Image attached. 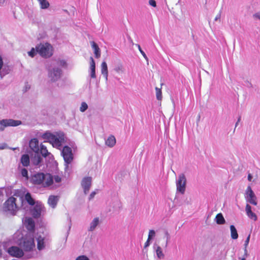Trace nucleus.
<instances>
[{
  "label": "nucleus",
  "instance_id": "nucleus-12",
  "mask_svg": "<svg viewBox=\"0 0 260 260\" xmlns=\"http://www.w3.org/2000/svg\"><path fill=\"white\" fill-rule=\"evenodd\" d=\"M23 222L25 227L29 231V233L27 234H34L35 229V222L34 220L30 217H25L23 219Z\"/></svg>",
  "mask_w": 260,
  "mask_h": 260
},
{
  "label": "nucleus",
  "instance_id": "nucleus-21",
  "mask_svg": "<svg viewBox=\"0 0 260 260\" xmlns=\"http://www.w3.org/2000/svg\"><path fill=\"white\" fill-rule=\"evenodd\" d=\"M37 241V248L39 250H42L44 249L45 247V242H44V237H42L41 235H39L36 237Z\"/></svg>",
  "mask_w": 260,
  "mask_h": 260
},
{
  "label": "nucleus",
  "instance_id": "nucleus-16",
  "mask_svg": "<svg viewBox=\"0 0 260 260\" xmlns=\"http://www.w3.org/2000/svg\"><path fill=\"white\" fill-rule=\"evenodd\" d=\"M90 67L89 69V75L92 79H95L96 78L95 74V63L93 58L92 57L90 58Z\"/></svg>",
  "mask_w": 260,
  "mask_h": 260
},
{
  "label": "nucleus",
  "instance_id": "nucleus-29",
  "mask_svg": "<svg viewBox=\"0 0 260 260\" xmlns=\"http://www.w3.org/2000/svg\"><path fill=\"white\" fill-rule=\"evenodd\" d=\"M42 161L41 157L39 155L38 153H36L34 158L32 159V162L35 165H39Z\"/></svg>",
  "mask_w": 260,
  "mask_h": 260
},
{
  "label": "nucleus",
  "instance_id": "nucleus-53",
  "mask_svg": "<svg viewBox=\"0 0 260 260\" xmlns=\"http://www.w3.org/2000/svg\"><path fill=\"white\" fill-rule=\"evenodd\" d=\"M6 144H0V150L4 149L6 148Z\"/></svg>",
  "mask_w": 260,
  "mask_h": 260
},
{
  "label": "nucleus",
  "instance_id": "nucleus-9",
  "mask_svg": "<svg viewBox=\"0 0 260 260\" xmlns=\"http://www.w3.org/2000/svg\"><path fill=\"white\" fill-rule=\"evenodd\" d=\"M245 198L247 202L252 205L256 206L257 204V198L250 186L246 188Z\"/></svg>",
  "mask_w": 260,
  "mask_h": 260
},
{
  "label": "nucleus",
  "instance_id": "nucleus-27",
  "mask_svg": "<svg viewBox=\"0 0 260 260\" xmlns=\"http://www.w3.org/2000/svg\"><path fill=\"white\" fill-rule=\"evenodd\" d=\"M40 152L42 156L45 157L51 155V153L48 152L47 147L43 144H41L40 146Z\"/></svg>",
  "mask_w": 260,
  "mask_h": 260
},
{
  "label": "nucleus",
  "instance_id": "nucleus-18",
  "mask_svg": "<svg viewBox=\"0 0 260 260\" xmlns=\"http://www.w3.org/2000/svg\"><path fill=\"white\" fill-rule=\"evenodd\" d=\"M24 200L30 205H34L36 204L34 199L31 197V194L29 192H27L25 194L24 199L22 197L20 198L22 206H23Z\"/></svg>",
  "mask_w": 260,
  "mask_h": 260
},
{
  "label": "nucleus",
  "instance_id": "nucleus-56",
  "mask_svg": "<svg viewBox=\"0 0 260 260\" xmlns=\"http://www.w3.org/2000/svg\"><path fill=\"white\" fill-rule=\"evenodd\" d=\"M246 256H244V255H243V257L242 258H241V260H246Z\"/></svg>",
  "mask_w": 260,
  "mask_h": 260
},
{
  "label": "nucleus",
  "instance_id": "nucleus-33",
  "mask_svg": "<svg viewBox=\"0 0 260 260\" xmlns=\"http://www.w3.org/2000/svg\"><path fill=\"white\" fill-rule=\"evenodd\" d=\"M114 70L116 73L118 74L122 73L124 72L123 67L121 63H119L116 65Z\"/></svg>",
  "mask_w": 260,
  "mask_h": 260
},
{
  "label": "nucleus",
  "instance_id": "nucleus-30",
  "mask_svg": "<svg viewBox=\"0 0 260 260\" xmlns=\"http://www.w3.org/2000/svg\"><path fill=\"white\" fill-rule=\"evenodd\" d=\"M155 251L157 256L158 258L161 259L164 258L165 255L162 252L161 248L159 246H157L156 247Z\"/></svg>",
  "mask_w": 260,
  "mask_h": 260
},
{
  "label": "nucleus",
  "instance_id": "nucleus-15",
  "mask_svg": "<svg viewBox=\"0 0 260 260\" xmlns=\"http://www.w3.org/2000/svg\"><path fill=\"white\" fill-rule=\"evenodd\" d=\"M101 223V221L99 217H94L89 223L87 229L88 231L93 232L95 231Z\"/></svg>",
  "mask_w": 260,
  "mask_h": 260
},
{
  "label": "nucleus",
  "instance_id": "nucleus-58",
  "mask_svg": "<svg viewBox=\"0 0 260 260\" xmlns=\"http://www.w3.org/2000/svg\"><path fill=\"white\" fill-rule=\"evenodd\" d=\"M69 231H68V232H67V233L66 239H67V237H68V235H69Z\"/></svg>",
  "mask_w": 260,
  "mask_h": 260
},
{
  "label": "nucleus",
  "instance_id": "nucleus-50",
  "mask_svg": "<svg viewBox=\"0 0 260 260\" xmlns=\"http://www.w3.org/2000/svg\"><path fill=\"white\" fill-rule=\"evenodd\" d=\"M3 66V61L1 56L0 55V70L2 69Z\"/></svg>",
  "mask_w": 260,
  "mask_h": 260
},
{
  "label": "nucleus",
  "instance_id": "nucleus-42",
  "mask_svg": "<svg viewBox=\"0 0 260 260\" xmlns=\"http://www.w3.org/2000/svg\"><path fill=\"white\" fill-rule=\"evenodd\" d=\"M75 260H90L89 258L85 255H80L76 257Z\"/></svg>",
  "mask_w": 260,
  "mask_h": 260
},
{
  "label": "nucleus",
  "instance_id": "nucleus-54",
  "mask_svg": "<svg viewBox=\"0 0 260 260\" xmlns=\"http://www.w3.org/2000/svg\"><path fill=\"white\" fill-rule=\"evenodd\" d=\"M5 2V0H0V5H3Z\"/></svg>",
  "mask_w": 260,
  "mask_h": 260
},
{
  "label": "nucleus",
  "instance_id": "nucleus-5",
  "mask_svg": "<svg viewBox=\"0 0 260 260\" xmlns=\"http://www.w3.org/2000/svg\"><path fill=\"white\" fill-rule=\"evenodd\" d=\"M61 153L64 160L66 168H67L68 165L71 163L73 159L72 150L70 147L65 146L63 147Z\"/></svg>",
  "mask_w": 260,
  "mask_h": 260
},
{
  "label": "nucleus",
  "instance_id": "nucleus-39",
  "mask_svg": "<svg viewBox=\"0 0 260 260\" xmlns=\"http://www.w3.org/2000/svg\"><path fill=\"white\" fill-rule=\"evenodd\" d=\"M155 236V232L153 230H150L149 231L148 239L149 240H151Z\"/></svg>",
  "mask_w": 260,
  "mask_h": 260
},
{
  "label": "nucleus",
  "instance_id": "nucleus-25",
  "mask_svg": "<svg viewBox=\"0 0 260 260\" xmlns=\"http://www.w3.org/2000/svg\"><path fill=\"white\" fill-rule=\"evenodd\" d=\"M91 46L94 50V53L96 58H99L101 56V52L98 45L94 42L91 43Z\"/></svg>",
  "mask_w": 260,
  "mask_h": 260
},
{
  "label": "nucleus",
  "instance_id": "nucleus-26",
  "mask_svg": "<svg viewBox=\"0 0 260 260\" xmlns=\"http://www.w3.org/2000/svg\"><path fill=\"white\" fill-rule=\"evenodd\" d=\"M231 236L233 239L236 240L238 238L237 231L234 225L230 226Z\"/></svg>",
  "mask_w": 260,
  "mask_h": 260
},
{
  "label": "nucleus",
  "instance_id": "nucleus-48",
  "mask_svg": "<svg viewBox=\"0 0 260 260\" xmlns=\"http://www.w3.org/2000/svg\"><path fill=\"white\" fill-rule=\"evenodd\" d=\"M253 17L260 20V11L253 14Z\"/></svg>",
  "mask_w": 260,
  "mask_h": 260
},
{
  "label": "nucleus",
  "instance_id": "nucleus-47",
  "mask_svg": "<svg viewBox=\"0 0 260 260\" xmlns=\"http://www.w3.org/2000/svg\"><path fill=\"white\" fill-rule=\"evenodd\" d=\"M149 4L153 7H155L156 6V2L154 0H149Z\"/></svg>",
  "mask_w": 260,
  "mask_h": 260
},
{
  "label": "nucleus",
  "instance_id": "nucleus-55",
  "mask_svg": "<svg viewBox=\"0 0 260 260\" xmlns=\"http://www.w3.org/2000/svg\"><path fill=\"white\" fill-rule=\"evenodd\" d=\"M29 88H30V86L29 85H25V91H26L27 89H29Z\"/></svg>",
  "mask_w": 260,
  "mask_h": 260
},
{
  "label": "nucleus",
  "instance_id": "nucleus-37",
  "mask_svg": "<svg viewBox=\"0 0 260 260\" xmlns=\"http://www.w3.org/2000/svg\"><path fill=\"white\" fill-rule=\"evenodd\" d=\"M120 202L119 201L116 199H115L112 203V206L113 209H116L119 207Z\"/></svg>",
  "mask_w": 260,
  "mask_h": 260
},
{
  "label": "nucleus",
  "instance_id": "nucleus-44",
  "mask_svg": "<svg viewBox=\"0 0 260 260\" xmlns=\"http://www.w3.org/2000/svg\"><path fill=\"white\" fill-rule=\"evenodd\" d=\"M98 191V190H94L93 191H92L89 195V200H92L95 196V195L97 193Z\"/></svg>",
  "mask_w": 260,
  "mask_h": 260
},
{
  "label": "nucleus",
  "instance_id": "nucleus-8",
  "mask_svg": "<svg viewBox=\"0 0 260 260\" xmlns=\"http://www.w3.org/2000/svg\"><path fill=\"white\" fill-rule=\"evenodd\" d=\"M34 207L31 209V214L34 218H39L45 212V208L40 202H36Z\"/></svg>",
  "mask_w": 260,
  "mask_h": 260
},
{
  "label": "nucleus",
  "instance_id": "nucleus-28",
  "mask_svg": "<svg viewBox=\"0 0 260 260\" xmlns=\"http://www.w3.org/2000/svg\"><path fill=\"white\" fill-rule=\"evenodd\" d=\"M215 221L218 224H223L225 222V220L221 213H218L217 214L215 217Z\"/></svg>",
  "mask_w": 260,
  "mask_h": 260
},
{
  "label": "nucleus",
  "instance_id": "nucleus-38",
  "mask_svg": "<svg viewBox=\"0 0 260 260\" xmlns=\"http://www.w3.org/2000/svg\"><path fill=\"white\" fill-rule=\"evenodd\" d=\"M57 65L61 67H66L67 64L64 60H58L57 61Z\"/></svg>",
  "mask_w": 260,
  "mask_h": 260
},
{
  "label": "nucleus",
  "instance_id": "nucleus-11",
  "mask_svg": "<svg viewBox=\"0 0 260 260\" xmlns=\"http://www.w3.org/2000/svg\"><path fill=\"white\" fill-rule=\"evenodd\" d=\"M62 75V70L59 68L54 67L48 71V76L52 81L59 80Z\"/></svg>",
  "mask_w": 260,
  "mask_h": 260
},
{
  "label": "nucleus",
  "instance_id": "nucleus-4",
  "mask_svg": "<svg viewBox=\"0 0 260 260\" xmlns=\"http://www.w3.org/2000/svg\"><path fill=\"white\" fill-rule=\"evenodd\" d=\"M21 245L25 251H29L32 250L35 246L34 234H27L23 239Z\"/></svg>",
  "mask_w": 260,
  "mask_h": 260
},
{
  "label": "nucleus",
  "instance_id": "nucleus-32",
  "mask_svg": "<svg viewBox=\"0 0 260 260\" xmlns=\"http://www.w3.org/2000/svg\"><path fill=\"white\" fill-rule=\"evenodd\" d=\"M250 238V234H249L247 236L246 239L245 241L244 244V256H246V257H247V256H248V251H247V246L248 245V244L249 243Z\"/></svg>",
  "mask_w": 260,
  "mask_h": 260
},
{
  "label": "nucleus",
  "instance_id": "nucleus-23",
  "mask_svg": "<svg viewBox=\"0 0 260 260\" xmlns=\"http://www.w3.org/2000/svg\"><path fill=\"white\" fill-rule=\"evenodd\" d=\"M106 145L109 147H113L116 144V139L113 135L110 136L105 140Z\"/></svg>",
  "mask_w": 260,
  "mask_h": 260
},
{
  "label": "nucleus",
  "instance_id": "nucleus-57",
  "mask_svg": "<svg viewBox=\"0 0 260 260\" xmlns=\"http://www.w3.org/2000/svg\"><path fill=\"white\" fill-rule=\"evenodd\" d=\"M240 118H239V119H238V121H237V123H236V126H237L238 123L239 121H240Z\"/></svg>",
  "mask_w": 260,
  "mask_h": 260
},
{
  "label": "nucleus",
  "instance_id": "nucleus-6",
  "mask_svg": "<svg viewBox=\"0 0 260 260\" xmlns=\"http://www.w3.org/2000/svg\"><path fill=\"white\" fill-rule=\"evenodd\" d=\"M16 202L15 198L13 197L9 198L5 203V210L9 211L11 214H14L18 208Z\"/></svg>",
  "mask_w": 260,
  "mask_h": 260
},
{
  "label": "nucleus",
  "instance_id": "nucleus-10",
  "mask_svg": "<svg viewBox=\"0 0 260 260\" xmlns=\"http://www.w3.org/2000/svg\"><path fill=\"white\" fill-rule=\"evenodd\" d=\"M21 121L11 119L0 120V132L3 131L8 126H16L21 124Z\"/></svg>",
  "mask_w": 260,
  "mask_h": 260
},
{
  "label": "nucleus",
  "instance_id": "nucleus-31",
  "mask_svg": "<svg viewBox=\"0 0 260 260\" xmlns=\"http://www.w3.org/2000/svg\"><path fill=\"white\" fill-rule=\"evenodd\" d=\"M41 8L42 9H47L49 7V3L47 0H38Z\"/></svg>",
  "mask_w": 260,
  "mask_h": 260
},
{
  "label": "nucleus",
  "instance_id": "nucleus-52",
  "mask_svg": "<svg viewBox=\"0 0 260 260\" xmlns=\"http://www.w3.org/2000/svg\"><path fill=\"white\" fill-rule=\"evenodd\" d=\"M252 178V176L251 174H248V180L249 181H251Z\"/></svg>",
  "mask_w": 260,
  "mask_h": 260
},
{
  "label": "nucleus",
  "instance_id": "nucleus-22",
  "mask_svg": "<svg viewBox=\"0 0 260 260\" xmlns=\"http://www.w3.org/2000/svg\"><path fill=\"white\" fill-rule=\"evenodd\" d=\"M101 73L105 78L106 80H108V67L105 61L102 62L101 64Z\"/></svg>",
  "mask_w": 260,
  "mask_h": 260
},
{
  "label": "nucleus",
  "instance_id": "nucleus-36",
  "mask_svg": "<svg viewBox=\"0 0 260 260\" xmlns=\"http://www.w3.org/2000/svg\"><path fill=\"white\" fill-rule=\"evenodd\" d=\"M21 175L26 178V180L28 179V171L25 168H22L20 170Z\"/></svg>",
  "mask_w": 260,
  "mask_h": 260
},
{
  "label": "nucleus",
  "instance_id": "nucleus-24",
  "mask_svg": "<svg viewBox=\"0 0 260 260\" xmlns=\"http://www.w3.org/2000/svg\"><path fill=\"white\" fill-rule=\"evenodd\" d=\"M20 162L23 167H28L30 164V158L28 154H25L21 156Z\"/></svg>",
  "mask_w": 260,
  "mask_h": 260
},
{
  "label": "nucleus",
  "instance_id": "nucleus-3",
  "mask_svg": "<svg viewBox=\"0 0 260 260\" xmlns=\"http://www.w3.org/2000/svg\"><path fill=\"white\" fill-rule=\"evenodd\" d=\"M36 49L38 54L45 58L50 57L53 53V47L48 43H40L37 45Z\"/></svg>",
  "mask_w": 260,
  "mask_h": 260
},
{
  "label": "nucleus",
  "instance_id": "nucleus-13",
  "mask_svg": "<svg viewBox=\"0 0 260 260\" xmlns=\"http://www.w3.org/2000/svg\"><path fill=\"white\" fill-rule=\"evenodd\" d=\"M8 253L12 256L20 258L21 257L23 254V250L17 246H11L8 249Z\"/></svg>",
  "mask_w": 260,
  "mask_h": 260
},
{
  "label": "nucleus",
  "instance_id": "nucleus-51",
  "mask_svg": "<svg viewBox=\"0 0 260 260\" xmlns=\"http://www.w3.org/2000/svg\"><path fill=\"white\" fill-rule=\"evenodd\" d=\"M220 14H218L215 17V18L214 19V20L215 21H217L218 20H219L220 19Z\"/></svg>",
  "mask_w": 260,
  "mask_h": 260
},
{
  "label": "nucleus",
  "instance_id": "nucleus-41",
  "mask_svg": "<svg viewBox=\"0 0 260 260\" xmlns=\"http://www.w3.org/2000/svg\"><path fill=\"white\" fill-rule=\"evenodd\" d=\"M9 73V70L6 68H4L2 71H0V75L2 78L5 75Z\"/></svg>",
  "mask_w": 260,
  "mask_h": 260
},
{
  "label": "nucleus",
  "instance_id": "nucleus-2",
  "mask_svg": "<svg viewBox=\"0 0 260 260\" xmlns=\"http://www.w3.org/2000/svg\"><path fill=\"white\" fill-rule=\"evenodd\" d=\"M29 181L35 185H41L43 187H49L53 183V176L50 174L37 173L31 175Z\"/></svg>",
  "mask_w": 260,
  "mask_h": 260
},
{
  "label": "nucleus",
  "instance_id": "nucleus-45",
  "mask_svg": "<svg viewBox=\"0 0 260 260\" xmlns=\"http://www.w3.org/2000/svg\"><path fill=\"white\" fill-rule=\"evenodd\" d=\"M54 180L56 183H59L61 181V178L59 176L56 175L53 177V180Z\"/></svg>",
  "mask_w": 260,
  "mask_h": 260
},
{
  "label": "nucleus",
  "instance_id": "nucleus-20",
  "mask_svg": "<svg viewBox=\"0 0 260 260\" xmlns=\"http://www.w3.org/2000/svg\"><path fill=\"white\" fill-rule=\"evenodd\" d=\"M29 147L30 149L36 153H38L39 151V141L37 139H31L29 142Z\"/></svg>",
  "mask_w": 260,
  "mask_h": 260
},
{
  "label": "nucleus",
  "instance_id": "nucleus-43",
  "mask_svg": "<svg viewBox=\"0 0 260 260\" xmlns=\"http://www.w3.org/2000/svg\"><path fill=\"white\" fill-rule=\"evenodd\" d=\"M138 46V49H139V50L140 51V52H141V53L142 54V55H143V56L145 58V59L146 60H148V58L145 54V53L142 50L140 46L139 45H137Z\"/></svg>",
  "mask_w": 260,
  "mask_h": 260
},
{
  "label": "nucleus",
  "instance_id": "nucleus-34",
  "mask_svg": "<svg viewBox=\"0 0 260 260\" xmlns=\"http://www.w3.org/2000/svg\"><path fill=\"white\" fill-rule=\"evenodd\" d=\"M155 91H156V99L158 100H161V99H162V93H161V89L156 87H155Z\"/></svg>",
  "mask_w": 260,
  "mask_h": 260
},
{
  "label": "nucleus",
  "instance_id": "nucleus-35",
  "mask_svg": "<svg viewBox=\"0 0 260 260\" xmlns=\"http://www.w3.org/2000/svg\"><path fill=\"white\" fill-rule=\"evenodd\" d=\"M37 53H38L36 49V47L35 48H32L31 50L27 52L28 56L32 58L34 57Z\"/></svg>",
  "mask_w": 260,
  "mask_h": 260
},
{
  "label": "nucleus",
  "instance_id": "nucleus-7",
  "mask_svg": "<svg viewBox=\"0 0 260 260\" xmlns=\"http://www.w3.org/2000/svg\"><path fill=\"white\" fill-rule=\"evenodd\" d=\"M186 184V179L184 174L181 173L179 175L178 178L176 180L177 191L184 194L185 191Z\"/></svg>",
  "mask_w": 260,
  "mask_h": 260
},
{
  "label": "nucleus",
  "instance_id": "nucleus-14",
  "mask_svg": "<svg viewBox=\"0 0 260 260\" xmlns=\"http://www.w3.org/2000/svg\"><path fill=\"white\" fill-rule=\"evenodd\" d=\"M92 178L90 177H86L84 178L81 182V185L83 188L85 194H87L91 185Z\"/></svg>",
  "mask_w": 260,
  "mask_h": 260
},
{
  "label": "nucleus",
  "instance_id": "nucleus-1",
  "mask_svg": "<svg viewBox=\"0 0 260 260\" xmlns=\"http://www.w3.org/2000/svg\"><path fill=\"white\" fill-rule=\"evenodd\" d=\"M42 138L45 140L44 142H49L53 147L61 149L62 144L65 142L66 137L63 133L54 134L47 132L43 134Z\"/></svg>",
  "mask_w": 260,
  "mask_h": 260
},
{
  "label": "nucleus",
  "instance_id": "nucleus-17",
  "mask_svg": "<svg viewBox=\"0 0 260 260\" xmlns=\"http://www.w3.org/2000/svg\"><path fill=\"white\" fill-rule=\"evenodd\" d=\"M245 212L247 216L251 219L254 221H256L257 217L256 215L252 211L251 206L247 204L245 207Z\"/></svg>",
  "mask_w": 260,
  "mask_h": 260
},
{
  "label": "nucleus",
  "instance_id": "nucleus-19",
  "mask_svg": "<svg viewBox=\"0 0 260 260\" xmlns=\"http://www.w3.org/2000/svg\"><path fill=\"white\" fill-rule=\"evenodd\" d=\"M59 201V197L57 196H50L48 200V204L52 208H55Z\"/></svg>",
  "mask_w": 260,
  "mask_h": 260
},
{
  "label": "nucleus",
  "instance_id": "nucleus-49",
  "mask_svg": "<svg viewBox=\"0 0 260 260\" xmlns=\"http://www.w3.org/2000/svg\"><path fill=\"white\" fill-rule=\"evenodd\" d=\"M150 240H149L148 239H147L146 242L145 243L144 248H147V247H148L150 245Z\"/></svg>",
  "mask_w": 260,
  "mask_h": 260
},
{
  "label": "nucleus",
  "instance_id": "nucleus-46",
  "mask_svg": "<svg viewBox=\"0 0 260 260\" xmlns=\"http://www.w3.org/2000/svg\"><path fill=\"white\" fill-rule=\"evenodd\" d=\"M165 235L166 236V237H167L166 244V247H167L168 245V242L170 238L169 233L168 231H166Z\"/></svg>",
  "mask_w": 260,
  "mask_h": 260
},
{
  "label": "nucleus",
  "instance_id": "nucleus-40",
  "mask_svg": "<svg viewBox=\"0 0 260 260\" xmlns=\"http://www.w3.org/2000/svg\"><path fill=\"white\" fill-rule=\"evenodd\" d=\"M88 108V105L85 102H82L81 105V107L80 108V110L81 112H84Z\"/></svg>",
  "mask_w": 260,
  "mask_h": 260
}]
</instances>
